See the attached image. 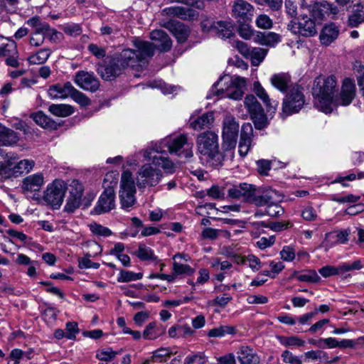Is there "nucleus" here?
Masks as SVG:
<instances>
[{"mask_svg":"<svg viewBox=\"0 0 364 364\" xmlns=\"http://www.w3.org/2000/svg\"><path fill=\"white\" fill-rule=\"evenodd\" d=\"M193 144L188 141L186 134L170 135L156 143L154 146L144 151V157L152 159L153 163L161 166L164 171L173 173L175 165L166 156L167 149L170 154H175L180 158L189 159L193 157Z\"/></svg>","mask_w":364,"mask_h":364,"instance_id":"1","label":"nucleus"},{"mask_svg":"<svg viewBox=\"0 0 364 364\" xmlns=\"http://www.w3.org/2000/svg\"><path fill=\"white\" fill-rule=\"evenodd\" d=\"M133 46L134 48L124 49L116 57L124 70L127 68L139 70L154 55V47L151 42L134 39Z\"/></svg>","mask_w":364,"mask_h":364,"instance_id":"2","label":"nucleus"},{"mask_svg":"<svg viewBox=\"0 0 364 364\" xmlns=\"http://www.w3.org/2000/svg\"><path fill=\"white\" fill-rule=\"evenodd\" d=\"M337 81L333 75L319 76L314 80L313 95L315 106L324 113H331L335 108Z\"/></svg>","mask_w":364,"mask_h":364,"instance_id":"3","label":"nucleus"},{"mask_svg":"<svg viewBox=\"0 0 364 364\" xmlns=\"http://www.w3.org/2000/svg\"><path fill=\"white\" fill-rule=\"evenodd\" d=\"M246 85L245 78L225 75L213 85L211 92L221 97L238 100L242 99Z\"/></svg>","mask_w":364,"mask_h":364,"instance_id":"4","label":"nucleus"},{"mask_svg":"<svg viewBox=\"0 0 364 364\" xmlns=\"http://www.w3.org/2000/svg\"><path fill=\"white\" fill-rule=\"evenodd\" d=\"M218 139V135L215 133L205 132L200 134L196 140L200 159L211 166H218L223 161V156L219 151Z\"/></svg>","mask_w":364,"mask_h":364,"instance_id":"5","label":"nucleus"},{"mask_svg":"<svg viewBox=\"0 0 364 364\" xmlns=\"http://www.w3.org/2000/svg\"><path fill=\"white\" fill-rule=\"evenodd\" d=\"M305 104L303 88L299 85H294L287 92L283 102L281 116L285 118L299 112Z\"/></svg>","mask_w":364,"mask_h":364,"instance_id":"6","label":"nucleus"},{"mask_svg":"<svg viewBox=\"0 0 364 364\" xmlns=\"http://www.w3.org/2000/svg\"><path fill=\"white\" fill-rule=\"evenodd\" d=\"M136 187L132 173L124 171L122 173L119 190V200L122 209L129 211L135 203Z\"/></svg>","mask_w":364,"mask_h":364,"instance_id":"7","label":"nucleus"},{"mask_svg":"<svg viewBox=\"0 0 364 364\" xmlns=\"http://www.w3.org/2000/svg\"><path fill=\"white\" fill-rule=\"evenodd\" d=\"M239 131V124L231 115H226L223 121V149L229 152L230 156H234V149L236 146Z\"/></svg>","mask_w":364,"mask_h":364,"instance_id":"8","label":"nucleus"},{"mask_svg":"<svg viewBox=\"0 0 364 364\" xmlns=\"http://www.w3.org/2000/svg\"><path fill=\"white\" fill-rule=\"evenodd\" d=\"M66 183L60 179H55L48 184L43 196V200L53 209L58 210L61 206L67 191Z\"/></svg>","mask_w":364,"mask_h":364,"instance_id":"9","label":"nucleus"},{"mask_svg":"<svg viewBox=\"0 0 364 364\" xmlns=\"http://www.w3.org/2000/svg\"><path fill=\"white\" fill-rule=\"evenodd\" d=\"M151 164L143 165L136 173V185L139 188L156 186L161 181L163 173L160 169L154 166H156L151 159Z\"/></svg>","mask_w":364,"mask_h":364,"instance_id":"10","label":"nucleus"},{"mask_svg":"<svg viewBox=\"0 0 364 364\" xmlns=\"http://www.w3.org/2000/svg\"><path fill=\"white\" fill-rule=\"evenodd\" d=\"M280 196L278 192L265 188L263 191L262 198L257 200V206H265V213L271 217H277L284 213V209L279 204Z\"/></svg>","mask_w":364,"mask_h":364,"instance_id":"11","label":"nucleus"},{"mask_svg":"<svg viewBox=\"0 0 364 364\" xmlns=\"http://www.w3.org/2000/svg\"><path fill=\"white\" fill-rule=\"evenodd\" d=\"M299 21H291L287 26L288 29L294 34L304 37L316 35L317 29L315 21L307 14H300Z\"/></svg>","mask_w":364,"mask_h":364,"instance_id":"12","label":"nucleus"},{"mask_svg":"<svg viewBox=\"0 0 364 364\" xmlns=\"http://www.w3.org/2000/svg\"><path fill=\"white\" fill-rule=\"evenodd\" d=\"M244 104L249 112L251 119L257 129H262L267 125V117L264 109L255 97L252 95H247Z\"/></svg>","mask_w":364,"mask_h":364,"instance_id":"13","label":"nucleus"},{"mask_svg":"<svg viewBox=\"0 0 364 364\" xmlns=\"http://www.w3.org/2000/svg\"><path fill=\"white\" fill-rule=\"evenodd\" d=\"M254 6L245 0H235L232 2V14L238 22L250 21L254 16Z\"/></svg>","mask_w":364,"mask_h":364,"instance_id":"14","label":"nucleus"},{"mask_svg":"<svg viewBox=\"0 0 364 364\" xmlns=\"http://www.w3.org/2000/svg\"><path fill=\"white\" fill-rule=\"evenodd\" d=\"M124 69L119 63L117 58H112L105 61L104 64L99 65L97 73L105 80H112L119 76Z\"/></svg>","mask_w":364,"mask_h":364,"instance_id":"15","label":"nucleus"},{"mask_svg":"<svg viewBox=\"0 0 364 364\" xmlns=\"http://www.w3.org/2000/svg\"><path fill=\"white\" fill-rule=\"evenodd\" d=\"M44 183L43 173L38 172L25 177L22 181L21 188L24 194L36 195L40 191Z\"/></svg>","mask_w":364,"mask_h":364,"instance_id":"16","label":"nucleus"},{"mask_svg":"<svg viewBox=\"0 0 364 364\" xmlns=\"http://www.w3.org/2000/svg\"><path fill=\"white\" fill-rule=\"evenodd\" d=\"M115 207V193L113 188L105 189L93 209V213L100 215L110 211Z\"/></svg>","mask_w":364,"mask_h":364,"instance_id":"17","label":"nucleus"},{"mask_svg":"<svg viewBox=\"0 0 364 364\" xmlns=\"http://www.w3.org/2000/svg\"><path fill=\"white\" fill-rule=\"evenodd\" d=\"M355 85L352 80L346 78L341 87V90L339 95H336L335 107L338 105L347 106L350 105L355 95Z\"/></svg>","mask_w":364,"mask_h":364,"instance_id":"18","label":"nucleus"},{"mask_svg":"<svg viewBox=\"0 0 364 364\" xmlns=\"http://www.w3.org/2000/svg\"><path fill=\"white\" fill-rule=\"evenodd\" d=\"M75 82L84 90L95 92L100 87V81L92 73L78 71L75 74Z\"/></svg>","mask_w":364,"mask_h":364,"instance_id":"19","label":"nucleus"},{"mask_svg":"<svg viewBox=\"0 0 364 364\" xmlns=\"http://www.w3.org/2000/svg\"><path fill=\"white\" fill-rule=\"evenodd\" d=\"M163 13L170 17H176L184 21H193L197 19L199 14L191 8L175 6L166 8Z\"/></svg>","mask_w":364,"mask_h":364,"instance_id":"20","label":"nucleus"},{"mask_svg":"<svg viewBox=\"0 0 364 364\" xmlns=\"http://www.w3.org/2000/svg\"><path fill=\"white\" fill-rule=\"evenodd\" d=\"M253 137V128L250 123H245L242 126L238 151L241 156H245L252 146Z\"/></svg>","mask_w":364,"mask_h":364,"instance_id":"21","label":"nucleus"},{"mask_svg":"<svg viewBox=\"0 0 364 364\" xmlns=\"http://www.w3.org/2000/svg\"><path fill=\"white\" fill-rule=\"evenodd\" d=\"M151 39L154 49L156 47L161 52H167L172 47V41L168 34L162 30H154L150 33Z\"/></svg>","mask_w":364,"mask_h":364,"instance_id":"22","label":"nucleus"},{"mask_svg":"<svg viewBox=\"0 0 364 364\" xmlns=\"http://www.w3.org/2000/svg\"><path fill=\"white\" fill-rule=\"evenodd\" d=\"M75 87L70 82L64 84L51 85L48 90V95L52 99H65L71 96Z\"/></svg>","mask_w":364,"mask_h":364,"instance_id":"23","label":"nucleus"},{"mask_svg":"<svg viewBox=\"0 0 364 364\" xmlns=\"http://www.w3.org/2000/svg\"><path fill=\"white\" fill-rule=\"evenodd\" d=\"M242 200L254 203L257 205V200L262 198L264 188H257L255 186L248 183H240Z\"/></svg>","mask_w":364,"mask_h":364,"instance_id":"24","label":"nucleus"},{"mask_svg":"<svg viewBox=\"0 0 364 364\" xmlns=\"http://www.w3.org/2000/svg\"><path fill=\"white\" fill-rule=\"evenodd\" d=\"M213 119L214 117L212 112H206L200 116L193 114L190 117L189 126L194 130H201L209 127L213 123Z\"/></svg>","mask_w":364,"mask_h":364,"instance_id":"25","label":"nucleus"},{"mask_svg":"<svg viewBox=\"0 0 364 364\" xmlns=\"http://www.w3.org/2000/svg\"><path fill=\"white\" fill-rule=\"evenodd\" d=\"M237 354L240 364H259L260 358L253 348L241 346Z\"/></svg>","mask_w":364,"mask_h":364,"instance_id":"26","label":"nucleus"},{"mask_svg":"<svg viewBox=\"0 0 364 364\" xmlns=\"http://www.w3.org/2000/svg\"><path fill=\"white\" fill-rule=\"evenodd\" d=\"M253 85L254 92L266 105L267 112L274 113L277 110L279 102L277 101L271 100L267 92L259 82H255Z\"/></svg>","mask_w":364,"mask_h":364,"instance_id":"27","label":"nucleus"},{"mask_svg":"<svg viewBox=\"0 0 364 364\" xmlns=\"http://www.w3.org/2000/svg\"><path fill=\"white\" fill-rule=\"evenodd\" d=\"M271 84L282 92H287L294 85H291V77L286 73H277L270 78Z\"/></svg>","mask_w":364,"mask_h":364,"instance_id":"28","label":"nucleus"},{"mask_svg":"<svg viewBox=\"0 0 364 364\" xmlns=\"http://www.w3.org/2000/svg\"><path fill=\"white\" fill-rule=\"evenodd\" d=\"M338 28L335 24L326 25L320 34V41L322 45L328 46L338 38Z\"/></svg>","mask_w":364,"mask_h":364,"instance_id":"29","label":"nucleus"},{"mask_svg":"<svg viewBox=\"0 0 364 364\" xmlns=\"http://www.w3.org/2000/svg\"><path fill=\"white\" fill-rule=\"evenodd\" d=\"M213 30L220 38H230L234 35V26L231 21H216Z\"/></svg>","mask_w":364,"mask_h":364,"instance_id":"30","label":"nucleus"},{"mask_svg":"<svg viewBox=\"0 0 364 364\" xmlns=\"http://www.w3.org/2000/svg\"><path fill=\"white\" fill-rule=\"evenodd\" d=\"M255 41L262 46L274 47L281 41V36L274 32H259L256 36Z\"/></svg>","mask_w":364,"mask_h":364,"instance_id":"31","label":"nucleus"},{"mask_svg":"<svg viewBox=\"0 0 364 364\" xmlns=\"http://www.w3.org/2000/svg\"><path fill=\"white\" fill-rule=\"evenodd\" d=\"M133 255L139 258L141 261H159L157 256L155 255L151 247L145 244H139L138 248L133 252Z\"/></svg>","mask_w":364,"mask_h":364,"instance_id":"32","label":"nucleus"},{"mask_svg":"<svg viewBox=\"0 0 364 364\" xmlns=\"http://www.w3.org/2000/svg\"><path fill=\"white\" fill-rule=\"evenodd\" d=\"M31 117L37 124L44 129L54 130L58 127L57 123L41 111L32 114Z\"/></svg>","mask_w":364,"mask_h":364,"instance_id":"33","label":"nucleus"},{"mask_svg":"<svg viewBox=\"0 0 364 364\" xmlns=\"http://www.w3.org/2000/svg\"><path fill=\"white\" fill-rule=\"evenodd\" d=\"M17 134L12 129L0 124V143L4 146L15 144L18 141Z\"/></svg>","mask_w":364,"mask_h":364,"instance_id":"34","label":"nucleus"},{"mask_svg":"<svg viewBox=\"0 0 364 364\" xmlns=\"http://www.w3.org/2000/svg\"><path fill=\"white\" fill-rule=\"evenodd\" d=\"M16 159L17 157L12 156L0 164V181L16 177L14 169V160Z\"/></svg>","mask_w":364,"mask_h":364,"instance_id":"35","label":"nucleus"},{"mask_svg":"<svg viewBox=\"0 0 364 364\" xmlns=\"http://www.w3.org/2000/svg\"><path fill=\"white\" fill-rule=\"evenodd\" d=\"M298 4L299 5V9L300 14H306V11H307L310 16L315 18L323 16V14L318 11L319 3L315 2L312 4L308 2L307 0H298Z\"/></svg>","mask_w":364,"mask_h":364,"instance_id":"36","label":"nucleus"},{"mask_svg":"<svg viewBox=\"0 0 364 364\" xmlns=\"http://www.w3.org/2000/svg\"><path fill=\"white\" fill-rule=\"evenodd\" d=\"M350 233V231L349 229L338 230L333 232L327 233L326 234L325 241L323 243V246H326L327 248L329 247L326 244L327 240L329 237H333L335 240L334 244H346L348 241Z\"/></svg>","mask_w":364,"mask_h":364,"instance_id":"37","label":"nucleus"},{"mask_svg":"<svg viewBox=\"0 0 364 364\" xmlns=\"http://www.w3.org/2000/svg\"><path fill=\"white\" fill-rule=\"evenodd\" d=\"M49 112L55 116L66 117L74 112L73 107L66 104H52L48 107Z\"/></svg>","mask_w":364,"mask_h":364,"instance_id":"38","label":"nucleus"},{"mask_svg":"<svg viewBox=\"0 0 364 364\" xmlns=\"http://www.w3.org/2000/svg\"><path fill=\"white\" fill-rule=\"evenodd\" d=\"M35 162L31 159H23L16 162L14 160V169L16 177L23 174V173H28L33 168Z\"/></svg>","mask_w":364,"mask_h":364,"instance_id":"39","label":"nucleus"},{"mask_svg":"<svg viewBox=\"0 0 364 364\" xmlns=\"http://www.w3.org/2000/svg\"><path fill=\"white\" fill-rule=\"evenodd\" d=\"M52 51L49 48H43L38 52L31 54L28 58V61L31 65H40L46 63L50 56Z\"/></svg>","mask_w":364,"mask_h":364,"instance_id":"40","label":"nucleus"},{"mask_svg":"<svg viewBox=\"0 0 364 364\" xmlns=\"http://www.w3.org/2000/svg\"><path fill=\"white\" fill-rule=\"evenodd\" d=\"M171 31L179 43L185 42L189 36L188 28L179 22L172 24Z\"/></svg>","mask_w":364,"mask_h":364,"instance_id":"41","label":"nucleus"},{"mask_svg":"<svg viewBox=\"0 0 364 364\" xmlns=\"http://www.w3.org/2000/svg\"><path fill=\"white\" fill-rule=\"evenodd\" d=\"M16 46L14 41L0 36V56L16 55Z\"/></svg>","mask_w":364,"mask_h":364,"instance_id":"42","label":"nucleus"},{"mask_svg":"<svg viewBox=\"0 0 364 364\" xmlns=\"http://www.w3.org/2000/svg\"><path fill=\"white\" fill-rule=\"evenodd\" d=\"M276 338L281 345L285 347H301L305 344V341L296 336H277Z\"/></svg>","mask_w":364,"mask_h":364,"instance_id":"43","label":"nucleus"},{"mask_svg":"<svg viewBox=\"0 0 364 364\" xmlns=\"http://www.w3.org/2000/svg\"><path fill=\"white\" fill-rule=\"evenodd\" d=\"M318 6V11L323 14L321 17H318V18L320 19H322L325 14L332 15V16L334 17L339 14L341 9L340 7L338 8L333 3H330L326 1L319 3Z\"/></svg>","mask_w":364,"mask_h":364,"instance_id":"44","label":"nucleus"},{"mask_svg":"<svg viewBox=\"0 0 364 364\" xmlns=\"http://www.w3.org/2000/svg\"><path fill=\"white\" fill-rule=\"evenodd\" d=\"M267 54V50L262 48H253L248 58H250L252 65L258 66Z\"/></svg>","mask_w":364,"mask_h":364,"instance_id":"45","label":"nucleus"},{"mask_svg":"<svg viewBox=\"0 0 364 364\" xmlns=\"http://www.w3.org/2000/svg\"><path fill=\"white\" fill-rule=\"evenodd\" d=\"M164 333L163 330H160L155 322L149 323L143 332V336L148 340H154L159 337Z\"/></svg>","mask_w":364,"mask_h":364,"instance_id":"46","label":"nucleus"},{"mask_svg":"<svg viewBox=\"0 0 364 364\" xmlns=\"http://www.w3.org/2000/svg\"><path fill=\"white\" fill-rule=\"evenodd\" d=\"M142 273H135L131 271H127L122 269L117 277L118 282H129L132 281L139 280L142 279Z\"/></svg>","mask_w":364,"mask_h":364,"instance_id":"47","label":"nucleus"},{"mask_svg":"<svg viewBox=\"0 0 364 364\" xmlns=\"http://www.w3.org/2000/svg\"><path fill=\"white\" fill-rule=\"evenodd\" d=\"M82 205V200L75 196H68L66 200V204L64 207V211L73 213Z\"/></svg>","mask_w":364,"mask_h":364,"instance_id":"48","label":"nucleus"},{"mask_svg":"<svg viewBox=\"0 0 364 364\" xmlns=\"http://www.w3.org/2000/svg\"><path fill=\"white\" fill-rule=\"evenodd\" d=\"M119 353L117 351H114L110 348H107L97 351L96 358L102 361H110L113 360Z\"/></svg>","mask_w":364,"mask_h":364,"instance_id":"49","label":"nucleus"},{"mask_svg":"<svg viewBox=\"0 0 364 364\" xmlns=\"http://www.w3.org/2000/svg\"><path fill=\"white\" fill-rule=\"evenodd\" d=\"M45 38H47L50 42L53 43H60L63 38V35L62 33L58 31L55 28H50L48 26V28L44 31Z\"/></svg>","mask_w":364,"mask_h":364,"instance_id":"50","label":"nucleus"},{"mask_svg":"<svg viewBox=\"0 0 364 364\" xmlns=\"http://www.w3.org/2000/svg\"><path fill=\"white\" fill-rule=\"evenodd\" d=\"M233 333L234 328L232 327L225 326L211 329L208 335L210 337H223L227 334H232Z\"/></svg>","mask_w":364,"mask_h":364,"instance_id":"51","label":"nucleus"},{"mask_svg":"<svg viewBox=\"0 0 364 364\" xmlns=\"http://www.w3.org/2000/svg\"><path fill=\"white\" fill-rule=\"evenodd\" d=\"M89 226L91 232L95 235L108 237L112 235V231L108 228L102 225L93 223Z\"/></svg>","mask_w":364,"mask_h":364,"instance_id":"52","label":"nucleus"},{"mask_svg":"<svg viewBox=\"0 0 364 364\" xmlns=\"http://www.w3.org/2000/svg\"><path fill=\"white\" fill-rule=\"evenodd\" d=\"M26 23L29 26L35 28V31L38 32H44L45 30L48 28V24L46 23H42L38 16H34L29 18L26 21Z\"/></svg>","mask_w":364,"mask_h":364,"instance_id":"53","label":"nucleus"},{"mask_svg":"<svg viewBox=\"0 0 364 364\" xmlns=\"http://www.w3.org/2000/svg\"><path fill=\"white\" fill-rule=\"evenodd\" d=\"M173 274L176 275L179 274H185V275H191L194 273V269H193L191 266L185 264H181L178 262L173 263Z\"/></svg>","mask_w":364,"mask_h":364,"instance_id":"54","label":"nucleus"},{"mask_svg":"<svg viewBox=\"0 0 364 364\" xmlns=\"http://www.w3.org/2000/svg\"><path fill=\"white\" fill-rule=\"evenodd\" d=\"M318 272L323 277H328L343 273V269H341V264L338 267L325 266L321 268Z\"/></svg>","mask_w":364,"mask_h":364,"instance_id":"55","label":"nucleus"},{"mask_svg":"<svg viewBox=\"0 0 364 364\" xmlns=\"http://www.w3.org/2000/svg\"><path fill=\"white\" fill-rule=\"evenodd\" d=\"M84 192L83 185L77 180H73L70 183V189L69 195L72 196L77 197L82 200V197Z\"/></svg>","mask_w":364,"mask_h":364,"instance_id":"56","label":"nucleus"},{"mask_svg":"<svg viewBox=\"0 0 364 364\" xmlns=\"http://www.w3.org/2000/svg\"><path fill=\"white\" fill-rule=\"evenodd\" d=\"M300 282L316 283L320 280V277L314 270L308 271L304 274H301L296 277Z\"/></svg>","mask_w":364,"mask_h":364,"instance_id":"57","label":"nucleus"},{"mask_svg":"<svg viewBox=\"0 0 364 364\" xmlns=\"http://www.w3.org/2000/svg\"><path fill=\"white\" fill-rule=\"evenodd\" d=\"M242 264H248L252 271H258L261 268V262L258 257L253 255H250L242 261Z\"/></svg>","mask_w":364,"mask_h":364,"instance_id":"58","label":"nucleus"},{"mask_svg":"<svg viewBox=\"0 0 364 364\" xmlns=\"http://www.w3.org/2000/svg\"><path fill=\"white\" fill-rule=\"evenodd\" d=\"M171 355V351L168 348H159L153 352L152 359L155 362L161 363L166 360Z\"/></svg>","mask_w":364,"mask_h":364,"instance_id":"59","label":"nucleus"},{"mask_svg":"<svg viewBox=\"0 0 364 364\" xmlns=\"http://www.w3.org/2000/svg\"><path fill=\"white\" fill-rule=\"evenodd\" d=\"M282 361L287 364H302L299 357L294 355L291 351L285 350L281 355Z\"/></svg>","mask_w":364,"mask_h":364,"instance_id":"60","label":"nucleus"},{"mask_svg":"<svg viewBox=\"0 0 364 364\" xmlns=\"http://www.w3.org/2000/svg\"><path fill=\"white\" fill-rule=\"evenodd\" d=\"M70 97H72L75 102L83 107L87 106L90 102V100L85 94L78 91L75 88L72 92Z\"/></svg>","mask_w":364,"mask_h":364,"instance_id":"61","label":"nucleus"},{"mask_svg":"<svg viewBox=\"0 0 364 364\" xmlns=\"http://www.w3.org/2000/svg\"><path fill=\"white\" fill-rule=\"evenodd\" d=\"M272 19L266 14H260L256 18V25L262 29H269L272 27Z\"/></svg>","mask_w":364,"mask_h":364,"instance_id":"62","label":"nucleus"},{"mask_svg":"<svg viewBox=\"0 0 364 364\" xmlns=\"http://www.w3.org/2000/svg\"><path fill=\"white\" fill-rule=\"evenodd\" d=\"M281 259L285 262H292L295 258V250L291 246H284L280 251Z\"/></svg>","mask_w":364,"mask_h":364,"instance_id":"63","label":"nucleus"},{"mask_svg":"<svg viewBox=\"0 0 364 364\" xmlns=\"http://www.w3.org/2000/svg\"><path fill=\"white\" fill-rule=\"evenodd\" d=\"M63 31L70 36H77L82 33V28L79 24L72 23L65 24L63 26Z\"/></svg>","mask_w":364,"mask_h":364,"instance_id":"64","label":"nucleus"}]
</instances>
